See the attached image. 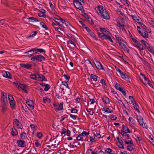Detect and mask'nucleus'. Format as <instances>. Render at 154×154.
<instances>
[{"instance_id":"obj_1","label":"nucleus","mask_w":154,"mask_h":154,"mask_svg":"<svg viewBox=\"0 0 154 154\" xmlns=\"http://www.w3.org/2000/svg\"><path fill=\"white\" fill-rule=\"evenodd\" d=\"M98 8L102 18L107 20L110 19V16L108 14L107 12L102 6L100 5L98 6Z\"/></svg>"},{"instance_id":"obj_2","label":"nucleus","mask_w":154,"mask_h":154,"mask_svg":"<svg viewBox=\"0 0 154 154\" xmlns=\"http://www.w3.org/2000/svg\"><path fill=\"white\" fill-rule=\"evenodd\" d=\"M33 61H35L36 62H41L42 60H45V58L41 55H35L32 57L31 59Z\"/></svg>"},{"instance_id":"obj_3","label":"nucleus","mask_w":154,"mask_h":154,"mask_svg":"<svg viewBox=\"0 0 154 154\" xmlns=\"http://www.w3.org/2000/svg\"><path fill=\"white\" fill-rule=\"evenodd\" d=\"M137 118L140 124L142 126L143 128H147V125L146 123H144L143 121V117L141 116H139L137 117Z\"/></svg>"},{"instance_id":"obj_4","label":"nucleus","mask_w":154,"mask_h":154,"mask_svg":"<svg viewBox=\"0 0 154 154\" xmlns=\"http://www.w3.org/2000/svg\"><path fill=\"white\" fill-rule=\"evenodd\" d=\"M125 132L123 131H121V134L122 136V137H121V138H122L123 141H124L131 139L130 135L126 133V132Z\"/></svg>"},{"instance_id":"obj_5","label":"nucleus","mask_w":154,"mask_h":154,"mask_svg":"<svg viewBox=\"0 0 154 154\" xmlns=\"http://www.w3.org/2000/svg\"><path fill=\"white\" fill-rule=\"evenodd\" d=\"M73 3L75 7L77 9L79 10H81L83 8L81 2H79L78 1H74L73 2Z\"/></svg>"},{"instance_id":"obj_6","label":"nucleus","mask_w":154,"mask_h":154,"mask_svg":"<svg viewBox=\"0 0 154 154\" xmlns=\"http://www.w3.org/2000/svg\"><path fill=\"white\" fill-rule=\"evenodd\" d=\"M36 80L40 81H46V79L43 75L37 73Z\"/></svg>"},{"instance_id":"obj_7","label":"nucleus","mask_w":154,"mask_h":154,"mask_svg":"<svg viewBox=\"0 0 154 154\" xmlns=\"http://www.w3.org/2000/svg\"><path fill=\"white\" fill-rule=\"evenodd\" d=\"M17 143L18 144V145L20 147H23L26 145V142L23 140H18L17 141Z\"/></svg>"},{"instance_id":"obj_8","label":"nucleus","mask_w":154,"mask_h":154,"mask_svg":"<svg viewBox=\"0 0 154 154\" xmlns=\"http://www.w3.org/2000/svg\"><path fill=\"white\" fill-rule=\"evenodd\" d=\"M3 75L4 77L9 79H11V75L8 72L4 71L3 72Z\"/></svg>"},{"instance_id":"obj_9","label":"nucleus","mask_w":154,"mask_h":154,"mask_svg":"<svg viewBox=\"0 0 154 154\" xmlns=\"http://www.w3.org/2000/svg\"><path fill=\"white\" fill-rule=\"evenodd\" d=\"M26 103L32 109H33L34 108V104L33 102L31 100H28L26 101Z\"/></svg>"},{"instance_id":"obj_10","label":"nucleus","mask_w":154,"mask_h":154,"mask_svg":"<svg viewBox=\"0 0 154 154\" xmlns=\"http://www.w3.org/2000/svg\"><path fill=\"white\" fill-rule=\"evenodd\" d=\"M20 66L24 68L27 69H29L31 68L32 65L30 64H25L24 63H20Z\"/></svg>"},{"instance_id":"obj_11","label":"nucleus","mask_w":154,"mask_h":154,"mask_svg":"<svg viewBox=\"0 0 154 154\" xmlns=\"http://www.w3.org/2000/svg\"><path fill=\"white\" fill-rule=\"evenodd\" d=\"M122 130L121 131H123L125 132H126V133H131V131L129 129V128L125 126L124 125H122Z\"/></svg>"},{"instance_id":"obj_12","label":"nucleus","mask_w":154,"mask_h":154,"mask_svg":"<svg viewBox=\"0 0 154 154\" xmlns=\"http://www.w3.org/2000/svg\"><path fill=\"white\" fill-rule=\"evenodd\" d=\"M96 67L99 69H103V68L101 63L98 62L96 61L95 63H94Z\"/></svg>"},{"instance_id":"obj_13","label":"nucleus","mask_w":154,"mask_h":154,"mask_svg":"<svg viewBox=\"0 0 154 154\" xmlns=\"http://www.w3.org/2000/svg\"><path fill=\"white\" fill-rule=\"evenodd\" d=\"M122 78L125 80L127 81H128L129 80V78L128 76L125 73H123V72H122L121 73H120Z\"/></svg>"},{"instance_id":"obj_14","label":"nucleus","mask_w":154,"mask_h":154,"mask_svg":"<svg viewBox=\"0 0 154 154\" xmlns=\"http://www.w3.org/2000/svg\"><path fill=\"white\" fill-rule=\"evenodd\" d=\"M25 54H27V56L28 57H31L33 55L35 54V53L33 51V50L31 49L26 52Z\"/></svg>"},{"instance_id":"obj_15","label":"nucleus","mask_w":154,"mask_h":154,"mask_svg":"<svg viewBox=\"0 0 154 154\" xmlns=\"http://www.w3.org/2000/svg\"><path fill=\"white\" fill-rule=\"evenodd\" d=\"M14 124H15L19 128L21 129V125H20V123L19 122V121L17 119H14Z\"/></svg>"},{"instance_id":"obj_16","label":"nucleus","mask_w":154,"mask_h":154,"mask_svg":"<svg viewBox=\"0 0 154 154\" xmlns=\"http://www.w3.org/2000/svg\"><path fill=\"white\" fill-rule=\"evenodd\" d=\"M80 144V143L79 142L75 140V141L73 143L71 147L72 148H74L75 147L76 148L78 147V146H79Z\"/></svg>"},{"instance_id":"obj_17","label":"nucleus","mask_w":154,"mask_h":154,"mask_svg":"<svg viewBox=\"0 0 154 154\" xmlns=\"http://www.w3.org/2000/svg\"><path fill=\"white\" fill-rule=\"evenodd\" d=\"M135 46L141 50H143L144 49L143 45L141 44L139 42L135 45Z\"/></svg>"},{"instance_id":"obj_18","label":"nucleus","mask_w":154,"mask_h":154,"mask_svg":"<svg viewBox=\"0 0 154 154\" xmlns=\"http://www.w3.org/2000/svg\"><path fill=\"white\" fill-rule=\"evenodd\" d=\"M19 86H20V88H21L23 91H24L25 93H27V91L26 90V87L28 86H27L23 84L20 85Z\"/></svg>"},{"instance_id":"obj_19","label":"nucleus","mask_w":154,"mask_h":154,"mask_svg":"<svg viewBox=\"0 0 154 154\" xmlns=\"http://www.w3.org/2000/svg\"><path fill=\"white\" fill-rule=\"evenodd\" d=\"M140 42L144 45V46L147 49L150 48V45L146 41L143 40H141L140 41Z\"/></svg>"},{"instance_id":"obj_20","label":"nucleus","mask_w":154,"mask_h":154,"mask_svg":"<svg viewBox=\"0 0 154 154\" xmlns=\"http://www.w3.org/2000/svg\"><path fill=\"white\" fill-rule=\"evenodd\" d=\"M103 101L105 103L108 104L109 103V99L106 96H103L102 98Z\"/></svg>"},{"instance_id":"obj_21","label":"nucleus","mask_w":154,"mask_h":154,"mask_svg":"<svg viewBox=\"0 0 154 154\" xmlns=\"http://www.w3.org/2000/svg\"><path fill=\"white\" fill-rule=\"evenodd\" d=\"M76 140L78 141V140L82 141L85 140L83 139V137L81 134H79L76 137Z\"/></svg>"},{"instance_id":"obj_22","label":"nucleus","mask_w":154,"mask_h":154,"mask_svg":"<svg viewBox=\"0 0 154 154\" xmlns=\"http://www.w3.org/2000/svg\"><path fill=\"white\" fill-rule=\"evenodd\" d=\"M89 34L94 39L96 40H97V38L96 36L95 35L94 33V32L91 31V30L88 32Z\"/></svg>"},{"instance_id":"obj_23","label":"nucleus","mask_w":154,"mask_h":154,"mask_svg":"<svg viewBox=\"0 0 154 154\" xmlns=\"http://www.w3.org/2000/svg\"><path fill=\"white\" fill-rule=\"evenodd\" d=\"M9 103L10 104L11 107L12 108H14L15 106V100H11V101H9Z\"/></svg>"},{"instance_id":"obj_24","label":"nucleus","mask_w":154,"mask_h":154,"mask_svg":"<svg viewBox=\"0 0 154 154\" xmlns=\"http://www.w3.org/2000/svg\"><path fill=\"white\" fill-rule=\"evenodd\" d=\"M115 37L118 43H120V42H121L123 41L122 38L119 37L118 35H115Z\"/></svg>"},{"instance_id":"obj_25","label":"nucleus","mask_w":154,"mask_h":154,"mask_svg":"<svg viewBox=\"0 0 154 154\" xmlns=\"http://www.w3.org/2000/svg\"><path fill=\"white\" fill-rule=\"evenodd\" d=\"M134 106V107L135 110L138 112H140L139 109V106L137 104L136 102L132 104Z\"/></svg>"},{"instance_id":"obj_26","label":"nucleus","mask_w":154,"mask_h":154,"mask_svg":"<svg viewBox=\"0 0 154 154\" xmlns=\"http://www.w3.org/2000/svg\"><path fill=\"white\" fill-rule=\"evenodd\" d=\"M63 109V104L62 103H60L59 106L58 108H55V110L56 111H60Z\"/></svg>"},{"instance_id":"obj_27","label":"nucleus","mask_w":154,"mask_h":154,"mask_svg":"<svg viewBox=\"0 0 154 154\" xmlns=\"http://www.w3.org/2000/svg\"><path fill=\"white\" fill-rule=\"evenodd\" d=\"M91 78L92 79L94 82H96L97 80V76L95 75L91 74Z\"/></svg>"},{"instance_id":"obj_28","label":"nucleus","mask_w":154,"mask_h":154,"mask_svg":"<svg viewBox=\"0 0 154 154\" xmlns=\"http://www.w3.org/2000/svg\"><path fill=\"white\" fill-rule=\"evenodd\" d=\"M130 139V140H128V141H127V140L125 141H124L125 143V144H126L130 145L131 146H133L134 144H133V141L131 139Z\"/></svg>"},{"instance_id":"obj_29","label":"nucleus","mask_w":154,"mask_h":154,"mask_svg":"<svg viewBox=\"0 0 154 154\" xmlns=\"http://www.w3.org/2000/svg\"><path fill=\"white\" fill-rule=\"evenodd\" d=\"M129 100L130 101L131 103H130L133 104L135 103L136 102L135 101L134 99L132 96H129Z\"/></svg>"},{"instance_id":"obj_30","label":"nucleus","mask_w":154,"mask_h":154,"mask_svg":"<svg viewBox=\"0 0 154 154\" xmlns=\"http://www.w3.org/2000/svg\"><path fill=\"white\" fill-rule=\"evenodd\" d=\"M11 134L13 136H15L18 134V132L16 129L13 128L11 131Z\"/></svg>"},{"instance_id":"obj_31","label":"nucleus","mask_w":154,"mask_h":154,"mask_svg":"<svg viewBox=\"0 0 154 154\" xmlns=\"http://www.w3.org/2000/svg\"><path fill=\"white\" fill-rule=\"evenodd\" d=\"M26 133L25 132L22 133L20 134V137L22 139H26L27 137V136L26 135Z\"/></svg>"},{"instance_id":"obj_32","label":"nucleus","mask_w":154,"mask_h":154,"mask_svg":"<svg viewBox=\"0 0 154 154\" xmlns=\"http://www.w3.org/2000/svg\"><path fill=\"white\" fill-rule=\"evenodd\" d=\"M37 73L32 74L30 75V78L32 79L36 80L37 78Z\"/></svg>"},{"instance_id":"obj_33","label":"nucleus","mask_w":154,"mask_h":154,"mask_svg":"<svg viewBox=\"0 0 154 154\" xmlns=\"http://www.w3.org/2000/svg\"><path fill=\"white\" fill-rule=\"evenodd\" d=\"M122 142H119L117 143V146L120 148H121L122 149H124V147L122 144Z\"/></svg>"},{"instance_id":"obj_34","label":"nucleus","mask_w":154,"mask_h":154,"mask_svg":"<svg viewBox=\"0 0 154 154\" xmlns=\"http://www.w3.org/2000/svg\"><path fill=\"white\" fill-rule=\"evenodd\" d=\"M40 24L42 25L43 28H44L46 30H48V28L47 27V26L43 22H40Z\"/></svg>"},{"instance_id":"obj_35","label":"nucleus","mask_w":154,"mask_h":154,"mask_svg":"<svg viewBox=\"0 0 154 154\" xmlns=\"http://www.w3.org/2000/svg\"><path fill=\"white\" fill-rule=\"evenodd\" d=\"M103 109H104V111L107 113H110L112 112V110H110L109 108H106V109H105V108H103Z\"/></svg>"},{"instance_id":"obj_36","label":"nucleus","mask_w":154,"mask_h":154,"mask_svg":"<svg viewBox=\"0 0 154 154\" xmlns=\"http://www.w3.org/2000/svg\"><path fill=\"white\" fill-rule=\"evenodd\" d=\"M43 101L45 103L47 102L50 103L51 102L49 98L47 97L43 98Z\"/></svg>"},{"instance_id":"obj_37","label":"nucleus","mask_w":154,"mask_h":154,"mask_svg":"<svg viewBox=\"0 0 154 154\" xmlns=\"http://www.w3.org/2000/svg\"><path fill=\"white\" fill-rule=\"evenodd\" d=\"M2 108L1 112H2L3 113H4L7 110V106H2Z\"/></svg>"},{"instance_id":"obj_38","label":"nucleus","mask_w":154,"mask_h":154,"mask_svg":"<svg viewBox=\"0 0 154 154\" xmlns=\"http://www.w3.org/2000/svg\"><path fill=\"white\" fill-rule=\"evenodd\" d=\"M5 94L4 92L2 91V95L1 96V100H2V99L4 100V99L7 98V97L6 96H5Z\"/></svg>"},{"instance_id":"obj_39","label":"nucleus","mask_w":154,"mask_h":154,"mask_svg":"<svg viewBox=\"0 0 154 154\" xmlns=\"http://www.w3.org/2000/svg\"><path fill=\"white\" fill-rule=\"evenodd\" d=\"M112 151V150L110 148H106L105 150V153L109 154L111 153Z\"/></svg>"},{"instance_id":"obj_40","label":"nucleus","mask_w":154,"mask_h":154,"mask_svg":"<svg viewBox=\"0 0 154 154\" xmlns=\"http://www.w3.org/2000/svg\"><path fill=\"white\" fill-rule=\"evenodd\" d=\"M28 19H30L31 20V21L32 22H34L35 21H38V20L37 19H36L34 17H29Z\"/></svg>"},{"instance_id":"obj_41","label":"nucleus","mask_w":154,"mask_h":154,"mask_svg":"<svg viewBox=\"0 0 154 154\" xmlns=\"http://www.w3.org/2000/svg\"><path fill=\"white\" fill-rule=\"evenodd\" d=\"M100 31L102 32H108V33H109V32L107 30H106V29L104 28L100 27Z\"/></svg>"},{"instance_id":"obj_42","label":"nucleus","mask_w":154,"mask_h":154,"mask_svg":"<svg viewBox=\"0 0 154 154\" xmlns=\"http://www.w3.org/2000/svg\"><path fill=\"white\" fill-rule=\"evenodd\" d=\"M45 88H44V90L45 91H48L49 89L50 88V86L48 84H46L45 86Z\"/></svg>"},{"instance_id":"obj_43","label":"nucleus","mask_w":154,"mask_h":154,"mask_svg":"<svg viewBox=\"0 0 154 154\" xmlns=\"http://www.w3.org/2000/svg\"><path fill=\"white\" fill-rule=\"evenodd\" d=\"M141 34L143 37H144L145 38H147L148 37L147 33H146L145 32L143 33L142 32Z\"/></svg>"},{"instance_id":"obj_44","label":"nucleus","mask_w":154,"mask_h":154,"mask_svg":"<svg viewBox=\"0 0 154 154\" xmlns=\"http://www.w3.org/2000/svg\"><path fill=\"white\" fill-rule=\"evenodd\" d=\"M89 134V132H87L85 131H83L81 134L82 136H88Z\"/></svg>"},{"instance_id":"obj_45","label":"nucleus","mask_w":154,"mask_h":154,"mask_svg":"<svg viewBox=\"0 0 154 154\" xmlns=\"http://www.w3.org/2000/svg\"><path fill=\"white\" fill-rule=\"evenodd\" d=\"M105 34L103 33V32L100 33V32H98V36L99 38H100L101 39H103V36Z\"/></svg>"},{"instance_id":"obj_46","label":"nucleus","mask_w":154,"mask_h":154,"mask_svg":"<svg viewBox=\"0 0 154 154\" xmlns=\"http://www.w3.org/2000/svg\"><path fill=\"white\" fill-rule=\"evenodd\" d=\"M115 87L117 90L119 89L122 87L119 84L117 83L115 84Z\"/></svg>"},{"instance_id":"obj_47","label":"nucleus","mask_w":154,"mask_h":154,"mask_svg":"<svg viewBox=\"0 0 154 154\" xmlns=\"http://www.w3.org/2000/svg\"><path fill=\"white\" fill-rule=\"evenodd\" d=\"M62 84L66 86L67 88H69V86H68L67 82L66 81H63L62 82Z\"/></svg>"},{"instance_id":"obj_48","label":"nucleus","mask_w":154,"mask_h":154,"mask_svg":"<svg viewBox=\"0 0 154 154\" xmlns=\"http://www.w3.org/2000/svg\"><path fill=\"white\" fill-rule=\"evenodd\" d=\"M140 75H142V77L143 78L144 80H145L147 82L149 80V79H148L146 77L145 75L142 73H140Z\"/></svg>"},{"instance_id":"obj_49","label":"nucleus","mask_w":154,"mask_h":154,"mask_svg":"<svg viewBox=\"0 0 154 154\" xmlns=\"http://www.w3.org/2000/svg\"><path fill=\"white\" fill-rule=\"evenodd\" d=\"M14 83L15 84V85L17 86V87L18 88H20V86H19V85H21L22 84H21L20 83L17 81L15 82H14Z\"/></svg>"},{"instance_id":"obj_50","label":"nucleus","mask_w":154,"mask_h":154,"mask_svg":"<svg viewBox=\"0 0 154 154\" xmlns=\"http://www.w3.org/2000/svg\"><path fill=\"white\" fill-rule=\"evenodd\" d=\"M35 144L36 146L37 147H39L41 145V144L39 143L38 140H36L35 142Z\"/></svg>"},{"instance_id":"obj_51","label":"nucleus","mask_w":154,"mask_h":154,"mask_svg":"<svg viewBox=\"0 0 154 154\" xmlns=\"http://www.w3.org/2000/svg\"><path fill=\"white\" fill-rule=\"evenodd\" d=\"M36 136L37 137L41 139L42 136V134L41 133H37Z\"/></svg>"},{"instance_id":"obj_52","label":"nucleus","mask_w":154,"mask_h":154,"mask_svg":"<svg viewBox=\"0 0 154 154\" xmlns=\"http://www.w3.org/2000/svg\"><path fill=\"white\" fill-rule=\"evenodd\" d=\"M54 140L55 144V145H58L59 144V143L60 142V141H59L58 139H54Z\"/></svg>"},{"instance_id":"obj_53","label":"nucleus","mask_w":154,"mask_h":154,"mask_svg":"<svg viewBox=\"0 0 154 154\" xmlns=\"http://www.w3.org/2000/svg\"><path fill=\"white\" fill-rule=\"evenodd\" d=\"M66 132V129L64 128H63L62 129V131L61 132V134L62 135L63 134H64Z\"/></svg>"},{"instance_id":"obj_54","label":"nucleus","mask_w":154,"mask_h":154,"mask_svg":"<svg viewBox=\"0 0 154 154\" xmlns=\"http://www.w3.org/2000/svg\"><path fill=\"white\" fill-rule=\"evenodd\" d=\"M111 119L113 120H116L117 119L116 116L115 115H112L111 116Z\"/></svg>"},{"instance_id":"obj_55","label":"nucleus","mask_w":154,"mask_h":154,"mask_svg":"<svg viewBox=\"0 0 154 154\" xmlns=\"http://www.w3.org/2000/svg\"><path fill=\"white\" fill-rule=\"evenodd\" d=\"M131 146H127V149L130 151H131L132 149H133V148L131 147Z\"/></svg>"},{"instance_id":"obj_56","label":"nucleus","mask_w":154,"mask_h":154,"mask_svg":"<svg viewBox=\"0 0 154 154\" xmlns=\"http://www.w3.org/2000/svg\"><path fill=\"white\" fill-rule=\"evenodd\" d=\"M124 2H125V5H126V6L128 7L129 6V4L130 3L129 1L128 0H124Z\"/></svg>"},{"instance_id":"obj_57","label":"nucleus","mask_w":154,"mask_h":154,"mask_svg":"<svg viewBox=\"0 0 154 154\" xmlns=\"http://www.w3.org/2000/svg\"><path fill=\"white\" fill-rule=\"evenodd\" d=\"M123 46L124 47V50L125 51H126L128 53H129V49H128L125 46V44H124L123 45Z\"/></svg>"},{"instance_id":"obj_58","label":"nucleus","mask_w":154,"mask_h":154,"mask_svg":"<svg viewBox=\"0 0 154 154\" xmlns=\"http://www.w3.org/2000/svg\"><path fill=\"white\" fill-rule=\"evenodd\" d=\"M70 117L72 119L74 120H75L76 119L77 116L75 115H73L72 114L70 115Z\"/></svg>"},{"instance_id":"obj_59","label":"nucleus","mask_w":154,"mask_h":154,"mask_svg":"<svg viewBox=\"0 0 154 154\" xmlns=\"http://www.w3.org/2000/svg\"><path fill=\"white\" fill-rule=\"evenodd\" d=\"M8 100L9 101H11V100H14V98L12 96L9 94H8Z\"/></svg>"},{"instance_id":"obj_60","label":"nucleus","mask_w":154,"mask_h":154,"mask_svg":"<svg viewBox=\"0 0 154 154\" xmlns=\"http://www.w3.org/2000/svg\"><path fill=\"white\" fill-rule=\"evenodd\" d=\"M120 91L122 93V94H123L125 96H126V92L125 91V90L123 88H122V90H120Z\"/></svg>"},{"instance_id":"obj_61","label":"nucleus","mask_w":154,"mask_h":154,"mask_svg":"<svg viewBox=\"0 0 154 154\" xmlns=\"http://www.w3.org/2000/svg\"><path fill=\"white\" fill-rule=\"evenodd\" d=\"M147 84L151 87L153 88V86L151 84V82L149 80L147 82Z\"/></svg>"},{"instance_id":"obj_62","label":"nucleus","mask_w":154,"mask_h":154,"mask_svg":"<svg viewBox=\"0 0 154 154\" xmlns=\"http://www.w3.org/2000/svg\"><path fill=\"white\" fill-rule=\"evenodd\" d=\"M94 136L95 137H97V138H99L101 137L100 134H94Z\"/></svg>"},{"instance_id":"obj_63","label":"nucleus","mask_w":154,"mask_h":154,"mask_svg":"<svg viewBox=\"0 0 154 154\" xmlns=\"http://www.w3.org/2000/svg\"><path fill=\"white\" fill-rule=\"evenodd\" d=\"M64 25H65L66 26L68 27H69L71 25V24L67 21H66L64 24Z\"/></svg>"},{"instance_id":"obj_64","label":"nucleus","mask_w":154,"mask_h":154,"mask_svg":"<svg viewBox=\"0 0 154 154\" xmlns=\"http://www.w3.org/2000/svg\"><path fill=\"white\" fill-rule=\"evenodd\" d=\"M64 76L66 79L67 80L69 81L70 79V77L69 76H68L67 75H64Z\"/></svg>"}]
</instances>
